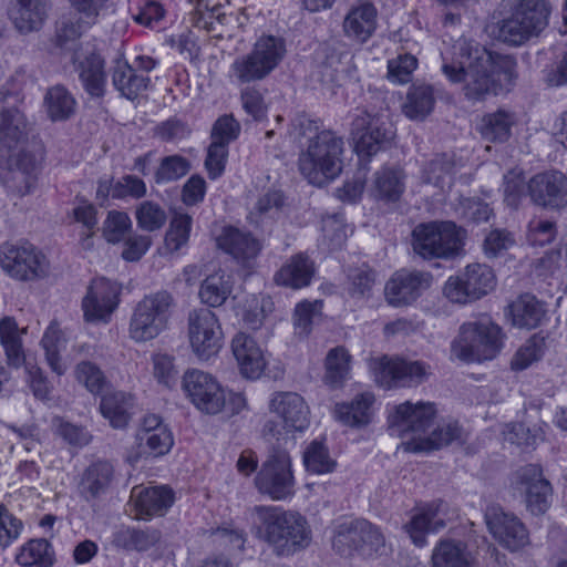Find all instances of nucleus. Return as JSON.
Listing matches in <instances>:
<instances>
[{
  "mask_svg": "<svg viewBox=\"0 0 567 567\" xmlns=\"http://www.w3.org/2000/svg\"><path fill=\"white\" fill-rule=\"evenodd\" d=\"M145 195L146 185L143 179L135 175H124L115 181L114 199H124L127 197L140 199Z\"/></svg>",
  "mask_w": 567,
  "mask_h": 567,
  "instance_id": "nucleus-64",
  "label": "nucleus"
},
{
  "mask_svg": "<svg viewBox=\"0 0 567 567\" xmlns=\"http://www.w3.org/2000/svg\"><path fill=\"white\" fill-rule=\"evenodd\" d=\"M174 503V492L166 486L142 489L136 496L135 506L141 516L163 515Z\"/></svg>",
  "mask_w": 567,
  "mask_h": 567,
  "instance_id": "nucleus-40",
  "label": "nucleus"
},
{
  "mask_svg": "<svg viewBox=\"0 0 567 567\" xmlns=\"http://www.w3.org/2000/svg\"><path fill=\"white\" fill-rule=\"evenodd\" d=\"M16 563L22 567H52L55 551L48 539L32 538L19 548Z\"/></svg>",
  "mask_w": 567,
  "mask_h": 567,
  "instance_id": "nucleus-39",
  "label": "nucleus"
},
{
  "mask_svg": "<svg viewBox=\"0 0 567 567\" xmlns=\"http://www.w3.org/2000/svg\"><path fill=\"white\" fill-rule=\"evenodd\" d=\"M485 520L492 536L504 548L518 551L529 545V532L525 524L501 506H488L485 511Z\"/></svg>",
  "mask_w": 567,
  "mask_h": 567,
  "instance_id": "nucleus-18",
  "label": "nucleus"
},
{
  "mask_svg": "<svg viewBox=\"0 0 567 567\" xmlns=\"http://www.w3.org/2000/svg\"><path fill=\"white\" fill-rule=\"evenodd\" d=\"M188 337L194 353L200 360H209L223 347V330L219 320L207 308L194 309L189 312Z\"/></svg>",
  "mask_w": 567,
  "mask_h": 567,
  "instance_id": "nucleus-15",
  "label": "nucleus"
},
{
  "mask_svg": "<svg viewBox=\"0 0 567 567\" xmlns=\"http://www.w3.org/2000/svg\"><path fill=\"white\" fill-rule=\"evenodd\" d=\"M377 10L373 4L367 2L353 8L346 17L343 29L348 37L360 42H365L377 27Z\"/></svg>",
  "mask_w": 567,
  "mask_h": 567,
  "instance_id": "nucleus-37",
  "label": "nucleus"
},
{
  "mask_svg": "<svg viewBox=\"0 0 567 567\" xmlns=\"http://www.w3.org/2000/svg\"><path fill=\"white\" fill-rule=\"evenodd\" d=\"M350 354L343 347L329 351L326 358L324 381L332 388L341 386L349 375Z\"/></svg>",
  "mask_w": 567,
  "mask_h": 567,
  "instance_id": "nucleus-47",
  "label": "nucleus"
},
{
  "mask_svg": "<svg viewBox=\"0 0 567 567\" xmlns=\"http://www.w3.org/2000/svg\"><path fill=\"white\" fill-rule=\"evenodd\" d=\"M190 169V162L181 155H169L161 159L154 174L156 184H164L184 177Z\"/></svg>",
  "mask_w": 567,
  "mask_h": 567,
  "instance_id": "nucleus-53",
  "label": "nucleus"
},
{
  "mask_svg": "<svg viewBox=\"0 0 567 567\" xmlns=\"http://www.w3.org/2000/svg\"><path fill=\"white\" fill-rule=\"evenodd\" d=\"M78 382L93 394H100L107 385V379L101 368L87 360L80 361L74 369Z\"/></svg>",
  "mask_w": 567,
  "mask_h": 567,
  "instance_id": "nucleus-52",
  "label": "nucleus"
},
{
  "mask_svg": "<svg viewBox=\"0 0 567 567\" xmlns=\"http://www.w3.org/2000/svg\"><path fill=\"white\" fill-rule=\"evenodd\" d=\"M112 83L123 97L133 101L147 90L151 79L140 74L126 61L118 59L112 70Z\"/></svg>",
  "mask_w": 567,
  "mask_h": 567,
  "instance_id": "nucleus-31",
  "label": "nucleus"
},
{
  "mask_svg": "<svg viewBox=\"0 0 567 567\" xmlns=\"http://www.w3.org/2000/svg\"><path fill=\"white\" fill-rule=\"evenodd\" d=\"M218 246L237 262L249 267L261 251L260 241L250 233L227 227L217 239Z\"/></svg>",
  "mask_w": 567,
  "mask_h": 567,
  "instance_id": "nucleus-27",
  "label": "nucleus"
},
{
  "mask_svg": "<svg viewBox=\"0 0 567 567\" xmlns=\"http://www.w3.org/2000/svg\"><path fill=\"white\" fill-rule=\"evenodd\" d=\"M43 109L52 122L68 121L75 113L76 100L65 86L56 84L45 92Z\"/></svg>",
  "mask_w": 567,
  "mask_h": 567,
  "instance_id": "nucleus-38",
  "label": "nucleus"
},
{
  "mask_svg": "<svg viewBox=\"0 0 567 567\" xmlns=\"http://www.w3.org/2000/svg\"><path fill=\"white\" fill-rule=\"evenodd\" d=\"M240 102L244 111L254 121H262L266 117L268 105L262 92L257 86H246L240 91Z\"/></svg>",
  "mask_w": 567,
  "mask_h": 567,
  "instance_id": "nucleus-58",
  "label": "nucleus"
},
{
  "mask_svg": "<svg viewBox=\"0 0 567 567\" xmlns=\"http://www.w3.org/2000/svg\"><path fill=\"white\" fill-rule=\"evenodd\" d=\"M457 60L442 64V72L453 83L464 82V94L470 101L484 100L497 94L498 83L494 76L496 65L491 52L470 42H460L454 47Z\"/></svg>",
  "mask_w": 567,
  "mask_h": 567,
  "instance_id": "nucleus-2",
  "label": "nucleus"
},
{
  "mask_svg": "<svg viewBox=\"0 0 567 567\" xmlns=\"http://www.w3.org/2000/svg\"><path fill=\"white\" fill-rule=\"evenodd\" d=\"M132 228V220L125 212L111 210L103 223V236L112 244L120 243Z\"/></svg>",
  "mask_w": 567,
  "mask_h": 567,
  "instance_id": "nucleus-57",
  "label": "nucleus"
},
{
  "mask_svg": "<svg viewBox=\"0 0 567 567\" xmlns=\"http://www.w3.org/2000/svg\"><path fill=\"white\" fill-rule=\"evenodd\" d=\"M21 331L13 318L6 317L0 321V341L6 351L8 363L20 367L24 362Z\"/></svg>",
  "mask_w": 567,
  "mask_h": 567,
  "instance_id": "nucleus-46",
  "label": "nucleus"
},
{
  "mask_svg": "<svg viewBox=\"0 0 567 567\" xmlns=\"http://www.w3.org/2000/svg\"><path fill=\"white\" fill-rule=\"evenodd\" d=\"M133 398L122 391L104 394L100 402L102 415L114 429H124L132 417Z\"/></svg>",
  "mask_w": 567,
  "mask_h": 567,
  "instance_id": "nucleus-36",
  "label": "nucleus"
},
{
  "mask_svg": "<svg viewBox=\"0 0 567 567\" xmlns=\"http://www.w3.org/2000/svg\"><path fill=\"white\" fill-rule=\"evenodd\" d=\"M0 266L10 277L29 281L44 277L49 262L31 244L3 243L0 245Z\"/></svg>",
  "mask_w": 567,
  "mask_h": 567,
  "instance_id": "nucleus-14",
  "label": "nucleus"
},
{
  "mask_svg": "<svg viewBox=\"0 0 567 567\" xmlns=\"http://www.w3.org/2000/svg\"><path fill=\"white\" fill-rule=\"evenodd\" d=\"M496 286L493 269L485 264H470L455 276H451L443 288L444 296L453 303L474 302Z\"/></svg>",
  "mask_w": 567,
  "mask_h": 567,
  "instance_id": "nucleus-12",
  "label": "nucleus"
},
{
  "mask_svg": "<svg viewBox=\"0 0 567 567\" xmlns=\"http://www.w3.org/2000/svg\"><path fill=\"white\" fill-rule=\"evenodd\" d=\"M427 369L421 361L383 357L374 363L373 372L379 385L391 389L422 383L427 378Z\"/></svg>",
  "mask_w": 567,
  "mask_h": 567,
  "instance_id": "nucleus-17",
  "label": "nucleus"
},
{
  "mask_svg": "<svg viewBox=\"0 0 567 567\" xmlns=\"http://www.w3.org/2000/svg\"><path fill=\"white\" fill-rule=\"evenodd\" d=\"M257 489L272 501H285L295 494V477L287 451L275 449L255 477Z\"/></svg>",
  "mask_w": 567,
  "mask_h": 567,
  "instance_id": "nucleus-13",
  "label": "nucleus"
},
{
  "mask_svg": "<svg viewBox=\"0 0 567 567\" xmlns=\"http://www.w3.org/2000/svg\"><path fill=\"white\" fill-rule=\"evenodd\" d=\"M286 54L281 38L262 35L250 52L237 56L229 69V76L237 84H249L265 80L278 68Z\"/></svg>",
  "mask_w": 567,
  "mask_h": 567,
  "instance_id": "nucleus-6",
  "label": "nucleus"
},
{
  "mask_svg": "<svg viewBox=\"0 0 567 567\" xmlns=\"http://www.w3.org/2000/svg\"><path fill=\"white\" fill-rule=\"evenodd\" d=\"M454 442H463V429L456 422L443 424L431 435L411 439L403 443L404 451L411 453L431 452L447 446Z\"/></svg>",
  "mask_w": 567,
  "mask_h": 567,
  "instance_id": "nucleus-29",
  "label": "nucleus"
},
{
  "mask_svg": "<svg viewBox=\"0 0 567 567\" xmlns=\"http://www.w3.org/2000/svg\"><path fill=\"white\" fill-rule=\"evenodd\" d=\"M432 275L425 271L399 270L393 274L384 288L386 301L394 307L409 306L432 284Z\"/></svg>",
  "mask_w": 567,
  "mask_h": 567,
  "instance_id": "nucleus-21",
  "label": "nucleus"
},
{
  "mask_svg": "<svg viewBox=\"0 0 567 567\" xmlns=\"http://www.w3.org/2000/svg\"><path fill=\"white\" fill-rule=\"evenodd\" d=\"M395 136L389 117L373 109H357L351 122V137L360 158L370 159L379 151L390 146Z\"/></svg>",
  "mask_w": 567,
  "mask_h": 567,
  "instance_id": "nucleus-10",
  "label": "nucleus"
},
{
  "mask_svg": "<svg viewBox=\"0 0 567 567\" xmlns=\"http://www.w3.org/2000/svg\"><path fill=\"white\" fill-rule=\"evenodd\" d=\"M114 477L115 470L111 462L93 461L79 475L78 493L87 503L97 501L109 493Z\"/></svg>",
  "mask_w": 567,
  "mask_h": 567,
  "instance_id": "nucleus-25",
  "label": "nucleus"
},
{
  "mask_svg": "<svg viewBox=\"0 0 567 567\" xmlns=\"http://www.w3.org/2000/svg\"><path fill=\"white\" fill-rule=\"evenodd\" d=\"M436 99L434 89L430 84H412L402 104L403 114L413 121H423L433 111Z\"/></svg>",
  "mask_w": 567,
  "mask_h": 567,
  "instance_id": "nucleus-35",
  "label": "nucleus"
},
{
  "mask_svg": "<svg viewBox=\"0 0 567 567\" xmlns=\"http://www.w3.org/2000/svg\"><path fill=\"white\" fill-rule=\"evenodd\" d=\"M449 514L447 503L442 499L431 502L412 516L404 529L415 546L423 547L427 533H437L446 526V522L451 519Z\"/></svg>",
  "mask_w": 567,
  "mask_h": 567,
  "instance_id": "nucleus-22",
  "label": "nucleus"
},
{
  "mask_svg": "<svg viewBox=\"0 0 567 567\" xmlns=\"http://www.w3.org/2000/svg\"><path fill=\"white\" fill-rule=\"evenodd\" d=\"M344 142L333 131H323L300 153L299 169L310 184L322 186L342 172Z\"/></svg>",
  "mask_w": 567,
  "mask_h": 567,
  "instance_id": "nucleus-5",
  "label": "nucleus"
},
{
  "mask_svg": "<svg viewBox=\"0 0 567 567\" xmlns=\"http://www.w3.org/2000/svg\"><path fill=\"white\" fill-rule=\"evenodd\" d=\"M433 567H473L467 545L458 539L442 538L433 548Z\"/></svg>",
  "mask_w": 567,
  "mask_h": 567,
  "instance_id": "nucleus-33",
  "label": "nucleus"
},
{
  "mask_svg": "<svg viewBox=\"0 0 567 567\" xmlns=\"http://www.w3.org/2000/svg\"><path fill=\"white\" fill-rule=\"evenodd\" d=\"M254 513L258 518L256 535L275 555L291 556L309 546L311 529L301 514L266 505L255 506Z\"/></svg>",
  "mask_w": 567,
  "mask_h": 567,
  "instance_id": "nucleus-3",
  "label": "nucleus"
},
{
  "mask_svg": "<svg viewBox=\"0 0 567 567\" xmlns=\"http://www.w3.org/2000/svg\"><path fill=\"white\" fill-rule=\"evenodd\" d=\"M285 206V196L280 190H268L261 195L250 213L251 219L258 224L262 218H276Z\"/></svg>",
  "mask_w": 567,
  "mask_h": 567,
  "instance_id": "nucleus-55",
  "label": "nucleus"
},
{
  "mask_svg": "<svg viewBox=\"0 0 567 567\" xmlns=\"http://www.w3.org/2000/svg\"><path fill=\"white\" fill-rule=\"evenodd\" d=\"M120 287L106 278L92 280L82 300L85 321L107 323L120 303Z\"/></svg>",
  "mask_w": 567,
  "mask_h": 567,
  "instance_id": "nucleus-20",
  "label": "nucleus"
},
{
  "mask_svg": "<svg viewBox=\"0 0 567 567\" xmlns=\"http://www.w3.org/2000/svg\"><path fill=\"white\" fill-rule=\"evenodd\" d=\"M512 321L519 328H536L544 315L545 310L540 302L529 293L520 295L509 305Z\"/></svg>",
  "mask_w": 567,
  "mask_h": 567,
  "instance_id": "nucleus-41",
  "label": "nucleus"
},
{
  "mask_svg": "<svg viewBox=\"0 0 567 567\" xmlns=\"http://www.w3.org/2000/svg\"><path fill=\"white\" fill-rule=\"evenodd\" d=\"M455 161L447 154H439L429 162L424 169L425 182L440 188L450 186L455 174Z\"/></svg>",
  "mask_w": 567,
  "mask_h": 567,
  "instance_id": "nucleus-49",
  "label": "nucleus"
},
{
  "mask_svg": "<svg viewBox=\"0 0 567 567\" xmlns=\"http://www.w3.org/2000/svg\"><path fill=\"white\" fill-rule=\"evenodd\" d=\"M23 523L17 518L4 505H0V547L7 548L19 538Z\"/></svg>",
  "mask_w": 567,
  "mask_h": 567,
  "instance_id": "nucleus-62",
  "label": "nucleus"
},
{
  "mask_svg": "<svg viewBox=\"0 0 567 567\" xmlns=\"http://www.w3.org/2000/svg\"><path fill=\"white\" fill-rule=\"evenodd\" d=\"M182 388L186 396L202 412L217 414L226 404V393L216 378L202 370H187L183 375Z\"/></svg>",
  "mask_w": 567,
  "mask_h": 567,
  "instance_id": "nucleus-16",
  "label": "nucleus"
},
{
  "mask_svg": "<svg viewBox=\"0 0 567 567\" xmlns=\"http://www.w3.org/2000/svg\"><path fill=\"white\" fill-rule=\"evenodd\" d=\"M518 483L525 491L527 509L534 515L544 514L550 505L551 486L543 477L538 465L528 464L516 473Z\"/></svg>",
  "mask_w": 567,
  "mask_h": 567,
  "instance_id": "nucleus-23",
  "label": "nucleus"
},
{
  "mask_svg": "<svg viewBox=\"0 0 567 567\" xmlns=\"http://www.w3.org/2000/svg\"><path fill=\"white\" fill-rule=\"evenodd\" d=\"M515 245L514 235L506 229L491 230L483 243V250L486 257L495 258Z\"/></svg>",
  "mask_w": 567,
  "mask_h": 567,
  "instance_id": "nucleus-61",
  "label": "nucleus"
},
{
  "mask_svg": "<svg viewBox=\"0 0 567 567\" xmlns=\"http://www.w3.org/2000/svg\"><path fill=\"white\" fill-rule=\"evenodd\" d=\"M270 410L292 431H303L309 425V408L296 392H277L270 400Z\"/></svg>",
  "mask_w": 567,
  "mask_h": 567,
  "instance_id": "nucleus-26",
  "label": "nucleus"
},
{
  "mask_svg": "<svg viewBox=\"0 0 567 567\" xmlns=\"http://www.w3.org/2000/svg\"><path fill=\"white\" fill-rule=\"evenodd\" d=\"M303 464L308 472L327 474L334 471L337 462L330 456L323 442L312 441L303 452Z\"/></svg>",
  "mask_w": 567,
  "mask_h": 567,
  "instance_id": "nucleus-48",
  "label": "nucleus"
},
{
  "mask_svg": "<svg viewBox=\"0 0 567 567\" xmlns=\"http://www.w3.org/2000/svg\"><path fill=\"white\" fill-rule=\"evenodd\" d=\"M508 14L497 23V39L518 47L538 37L548 25V0H507Z\"/></svg>",
  "mask_w": 567,
  "mask_h": 567,
  "instance_id": "nucleus-4",
  "label": "nucleus"
},
{
  "mask_svg": "<svg viewBox=\"0 0 567 567\" xmlns=\"http://www.w3.org/2000/svg\"><path fill=\"white\" fill-rule=\"evenodd\" d=\"M72 63L83 90L93 99L103 97L106 91V73L101 55L93 51L76 50Z\"/></svg>",
  "mask_w": 567,
  "mask_h": 567,
  "instance_id": "nucleus-24",
  "label": "nucleus"
},
{
  "mask_svg": "<svg viewBox=\"0 0 567 567\" xmlns=\"http://www.w3.org/2000/svg\"><path fill=\"white\" fill-rule=\"evenodd\" d=\"M544 338L533 336L528 341L518 349L514 358L512 359L511 365L513 370H524L530 365L534 361L538 360L543 354Z\"/></svg>",
  "mask_w": 567,
  "mask_h": 567,
  "instance_id": "nucleus-60",
  "label": "nucleus"
},
{
  "mask_svg": "<svg viewBox=\"0 0 567 567\" xmlns=\"http://www.w3.org/2000/svg\"><path fill=\"white\" fill-rule=\"evenodd\" d=\"M436 410L433 403L406 401L394 408L389 415V431L391 435L405 436L412 434V439L423 437L422 434L433 424Z\"/></svg>",
  "mask_w": 567,
  "mask_h": 567,
  "instance_id": "nucleus-19",
  "label": "nucleus"
},
{
  "mask_svg": "<svg viewBox=\"0 0 567 567\" xmlns=\"http://www.w3.org/2000/svg\"><path fill=\"white\" fill-rule=\"evenodd\" d=\"M412 247L423 259H450L463 248L462 230L453 221L419 224L412 231Z\"/></svg>",
  "mask_w": 567,
  "mask_h": 567,
  "instance_id": "nucleus-9",
  "label": "nucleus"
},
{
  "mask_svg": "<svg viewBox=\"0 0 567 567\" xmlns=\"http://www.w3.org/2000/svg\"><path fill=\"white\" fill-rule=\"evenodd\" d=\"M192 217L187 214H175L165 235V245L169 251H177L189 239Z\"/></svg>",
  "mask_w": 567,
  "mask_h": 567,
  "instance_id": "nucleus-54",
  "label": "nucleus"
},
{
  "mask_svg": "<svg viewBox=\"0 0 567 567\" xmlns=\"http://www.w3.org/2000/svg\"><path fill=\"white\" fill-rule=\"evenodd\" d=\"M230 277L224 271L209 275L200 285L199 298L209 307L221 306L231 293Z\"/></svg>",
  "mask_w": 567,
  "mask_h": 567,
  "instance_id": "nucleus-45",
  "label": "nucleus"
},
{
  "mask_svg": "<svg viewBox=\"0 0 567 567\" xmlns=\"http://www.w3.org/2000/svg\"><path fill=\"white\" fill-rule=\"evenodd\" d=\"M514 124V114L498 110L482 117L478 131L486 141L503 143L511 137Z\"/></svg>",
  "mask_w": 567,
  "mask_h": 567,
  "instance_id": "nucleus-43",
  "label": "nucleus"
},
{
  "mask_svg": "<svg viewBox=\"0 0 567 567\" xmlns=\"http://www.w3.org/2000/svg\"><path fill=\"white\" fill-rule=\"evenodd\" d=\"M417 60L412 54H402L388 63V78L395 83L409 82L412 72L416 69Z\"/></svg>",
  "mask_w": 567,
  "mask_h": 567,
  "instance_id": "nucleus-63",
  "label": "nucleus"
},
{
  "mask_svg": "<svg viewBox=\"0 0 567 567\" xmlns=\"http://www.w3.org/2000/svg\"><path fill=\"white\" fill-rule=\"evenodd\" d=\"M137 440L143 453L152 456L166 454L174 443L167 426H159L155 429V432H138Z\"/></svg>",
  "mask_w": 567,
  "mask_h": 567,
  "instance_id": "nucleus-50",
  "label": "nucleus"
},
{
  "mask_svg": "<svg viewBox=\"0 0 567 567\" xmlns=\"http://www.w3.org/2000/svg\"><path fill=\"white\" fill-rule=\"evenodd\" d=\"M41 344L44 349L45 359L53 372L58 375H62L65 372V367L61 361L60 349L63 344L62 333L56 324L51 323L41 340Z\"/></svg>",
  "mask_w": 567,
  "mask_h": 567,
  "instance_id": "nucleus-51",
  "label": "nucleus"
},
{
  "mask_svg": "<svg viewBox=\"0 0 567 567\" xmlns=\"http://www.w3.org/2000/svg\"><path fill=\"white\" fill-rule=\"evenodd\" d=\"M173 307L174 298L165 290L146 295L133 309L130 338L135 342H146L158 337L167 329Z\"/></svg>",
  "mask_w": 567,
  "mask_h": 567,
  "instance_id": "nucleus-8",
  "label": "nucleus"
},
{
  "mask_svg": "<svg viewBox=\"0 0 567 567\" xmlns=\"http://www.w3.org/2000/svg\"><path fill=\"white\" fill-rule=\"evenodd\" d=\"M161 539V533L156 529H138L123 527L114 533L113 545L125 550L146 551Z\"/></svg>",
  "mask_w": 567,
  "mask_h": 567,
  "instance_id": "nucleus-42",
  "label": "nucleus"
},
{
  "mask_svg": "<svg viewBox=\"0 0 567 567\" xmlns=\"http://www.w3.org/2000/svg\"><path fill=\"white\" fill-rule=\"evenodd\" d=\"M28 132L29 123L20 110L9 107L0 112V168L11 172L13 179H21V195L29 194L37 182L35 157L23 147Z\"/></svg>",
  "mask_w": 567,
  "mask_h": 567,
  "instance_id": "nucleus-1",
  "label": "nucleus"
},
{
  "mask_svg": "<svg viewBox=\"0 0 567 567\" xmlns=\"http://www.w3.org/2000/svg\"><path fill=\"white\" fill-rule=\"evenodd\" d=\"M231 350L245 378L257 379L261 375L266 360L261 348L250 336L238 332L231 341Z\"/></svg>",
  "mask_w": 567,
  "mask_h": 567,
  "instance_id": "nucleus-28",
  "label": "nucleus"
},
{
  "mask_svg": "<svg viewBox=\"0 0 567 567\" xmlns=\"http://www.w3.org/2000/svg\"><path fill=\"white\" fill-rule=\"evenodd\" d=\"M504 202L517 209L525 196V176L522 171L512 169L504 175Z\"/></svg>",
  "mask_w": 567,
  "mask_h": 567,
  "instance_id": "nucleus-59",
  "label": "nucleus"
},
{
  "mask_svg": "<svg viewBox=\"0 0 567 567\" xmlns=\"http://www.w3.org/2000/svg\"><path fill=\"white\" fill-rule=\"evenodd\" d=\"M374 196L386 202H396L404 192L403 171L395 167H383L375 173Z\"/></svg>",
  "mask_w": 567,
  "mask_h": 567,
  "instance_id": "nucleus-44",
  "label": "nucleus"
},
{
  "mask_svg": "<svg viewBox=\"0 0 567 567\" xmlns=\"http://www.w3.org/2000/svg\"><path fill=\"white\" fill-rule=\"evenodd\" d=\"M502 348L501 328L489 321L463 323L452 343L453 354L466 362H481L496 357Z\"/></svg>",
  "mask_w": 567,
  "mask_h": 567,
  "instance_id": "nucleus-11",
  "label": "nucleus"
},
{
  "mask_svg": "<svg viewBox=\"0 0 567 567\" xmlns=\"http://www.w3.org/2000/svg\"><path fill=\"white\" fill-rule=\"evenodd\" d=\"M51 8V0H16L12 20L16 28L22 33L39 30Z\"/></svg>",
  "mask_w": 567,
  "mask_h": 567,
  "instance_id": "nucleus-30",
  "label": "nucleus"
},
{
  "mask_svg": "<svg viewBox=\"0 0 567 567\" xmlns=\"http://www.w3.org/2000/svg\"><path fill=\"white\" fill-rule=\"evenodd\" d=\"M315 274V266L305 254L292 256L275 275V281L285 287L300 289L308 286Z\"/></svg>",
  "mask_w": 567,
  "mask_h": 567,
  "instance_id": "nucleus-32",
  "label": "nucleus"
},
{
  "mask_svg": "<svg viewBox=\"0 0 567 567\" xmlns=\"http://www.w3.org/2000/svg\"><path fill=\"white\" fill-rule=\"evenodd\" d=\"M166 213L157 204L145 200L136 209V220L140 228L146 231L161 229L166 223Z\"/></svg>",
  "mask_w": 567,
  "mask_h": 567,
  "instance_id": "nucleus-56",
  "label": "nucleus"
},
{
  "mask_svg": "<svg viewBox=\"0 0 567 567\" xmlns=\"http://www.w3.org/2000/svg\"><path fill=\"white\" fill-rule=\"evenodd\" d=\"M332 548L346 558H375L385 551V538L381 529L364 518L344 520L337 525Z\"/></svg>",
  "mask_w": 567,
  "mask_h": 567,
  "instance_id": "nucleus-7",
  "label": "nucleus"
},
{
  "mask_svg": "<svg viewBox=\"0 0 567 567\" xmlns=\"http://www.w3.org/2000/svg\"><path fill=\"white\" fill-rule=\"evenodd\" d=\"M374 401L373 393L363 392L351 402L338 403L334 409L336 419L349 426L367 425L372 417Z\"/></svg>",
  "mask_w": 567,
  "mask_h": 567,
  "instance_id": "nucleus-34",
  "label": "nucleus"
}]
</instances>
